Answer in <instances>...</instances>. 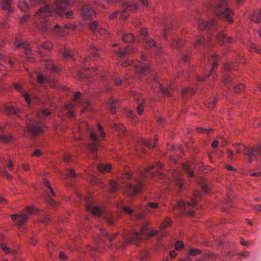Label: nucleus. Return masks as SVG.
Listing matches in <instances>:
<instances>
[{
  "label": "nucleus",
  "instance_id": "47",
  "mask_svg": "<svg viewBox=\"0 0 261 261\" xmlns=\"http://www.w3.org/2000/svg\"><path fill=\"white\" fill-rule=\"evenodd\" d=\"M233 89L237 93H239L244 89V86L243 84H239L233 86Z\"/></svg>",
  "mask_w": 261,
  "mask_h": 261
},
{
  "label": "nucleus",
  "instance_id": "46",
  "mask_svg": "<svg viewBox=\"0 0 261 261\" xmlns=\"http://www.w3.org/2000/svg\"><path fill=\"white\" fill-rule=\"evenodd\" d=\"M26 208L28 213L30 214H36L39 212V210L34 208L33 206H27Z\"/></svg>",
  "mask_w": 261,
  "mask_h": 261
},
{
  "label": "nucleus",
  "instance_id": "5",
  "mask_svg": "<svg viewBox=\"0 0 261 261\" xmlns=\"http://www.w3.org/2000/svg\"><path fill=\"white\" fill-rule=\"evenodd\" d=\"M226 0H219V3L215 8V12L218 17L224 18L229 23L233 21V12L227 7Z\"/></svg>",
  "mask_w": 261,
  "mask_h": 261
},
{
  "label": "nucleus",
  "instance_id": "16",
  "mask_svg": "<svg viewBox=\"0 0 261 261\" xmlns=\"http://www.w3.org/2000/svg\"><path fill=\"white\" fill-rule=\"evenodd\" d=\"M132 65L135 66L137 68V71L141 74L146 75L147 74H150L151 70L148 66L141 63H138L136 64L135 62H131Z\"/></svg>",
  "mask_w": 261,
  "mask_h": 261
},
{
  "label": "nucleus",
  "instance_id": "59",
  "mask_svg": "<svg viewBox=\"0 0 261 261\" xmlns=\"http://www.w3.org/2000/svg\"><path fill=\"white\" fill-rule=\"evenodd\" d=\"M184 247V244L179 241H178L175 243V248L177 250H181Z\"/></svg>",
  "mask_w": 261,
  "mask_h": 261
},
{
  "label": "nucleus",
  "instance_id": "56",
  "mask_svg": "<svg viewBox=\"0 0 261 261\" xmlns=\"http://www.w3.org/2000/svg\"><path fill=\"white\" fill-rule=\"evenodd\" d=\"M97 128L98 129L99 134L102 138L105 137V133L103 132V127L100 124H98Z\"/></svg>",
  "mask_w": 261,
  "mask_h": 261
},
{
  "label": "nucleus",
  "instance_id": "11",
  "mask_svg": "<svg viewBox=\"0 0 261 261\" xmlns=\"http://www.w3.org/2000/svg\"><path fill=\"white\" fill-rule=\"evenodd\" d=\"M146 231V228L142 227L141 230V233H139L136 231L130 232L126 237V240L129 243L136 244L141 239L142 234H145Z\"/></svg>",
  "mask_w": 261,
  "mask_h": 261
},
{
  "label": "nucleus",
  "instance_id": "58",
  "mask_svg": "<svg viewBox=\"0 0 261 261\" xmlns=\"http://www.w3.org/2000/svg\"><path fill=\"white\" fill-rule=\"evenodd\" d=\"M148 256V253L147 251L142 252L140 254V259L143 260L145 258H147Z\"/></svg>",
  "mask_w": 261,
  "mask_h": 261
},
{
  "label": "nucleus",
  "instance_id": "6",
  "mask_svg": "<svg viewBox=\"0 0 261 261\" xmlns=\"http://www.w3.org/2000/svg\"><path fill=\"white\" fill-rule=\"evenodd\" d=\"M26 124L28 131L33 135H37L42 131V124L35 119L28 120Z\"/></svg>",
  "mask_w": 261,
  "mask_h": 261
},
{
  "label": "nucleus",
  "instance_id": "4",
  "mask_svg": "<svg viewBox=\"0 0 261 261\" xmlns=\"http://www.w3.org/2000/svg\"><path fill=\"white\" fill-rule=\"evenodd\" d=\"M238 152H242L248 156V162L251 163L254 158L261 157V144H257L253 148H247L244 145L238 144L236 146Z\"/></svg>",
  "mask_w": 261,
  "mask_h": 261
},
{
  "label": "nucleus",
  "instance_id": "33",
  "mask_svg": "<svg viewBox=\"0 0 261 261\" xmlns=\"http://www.w3.org/2000/svg\"><path fill=\"white\" fill-rule=\"evenodd\" d=\"M13 137L11 135H6L0 134V141L5 143H10L13 141Z\"/></svg>",
  "mask_w": 261,
  "mask_h": 261
},
{
  "label": "nucleus",
  "instance_id": "55",
  "mask_svg": "<svg viewBox=\"0 0 261 261\" xmlns=\"http://www.w3.org/2000/svg\"><path fill=\"white\" fill-rule=\"evenodd\" d=\"M48 194V199H47L48 203L53 206L57 205V202L56 201L53 200V199L51 197L49 194Z\"/></svg>",
  "mask_w": 261,
  "mask_h": 261
},
{
  "label": "nucleus",
  "instance_id": "54",
  "mask_svg": "<svg viewBox=\"0 0 261 261\" xmlns=\"http://www.w3.org/2000/svg\"><path fill=\"white\" fill-rule=\"evenodd\" d=\"M74 105L72 103H70L67 106V109L69 111V115L71 117H73L74 116V113L71 110L74 107Z\"/></svg>",
  "mask_w": 261,
  "mask_h": 261
},
{
  "label": "nucleus",
  "instance_id": "8",
  "mask_svg": "<svg viewBox=\"0 0 261 261\" xmlns=\"http://www.w3.org/2000/svg\"><path fill=\"white\" fill-rule=\"evenodd\" d=\"M73 3V0H55V7L54 9L59 15H62L68 6Z\"/></svg>",
  "mask_w": 261,
  "mask_h": 261
},
{
  "label": "nucleus",
  "instance_id": "29",
  "mask_svg": "<svg viewBox=\"0 0 261 261\" xmlns=\"http://www.w3.org/2000/svg\"><path fill=\"white\" fill-rule=\"evenodd\" d=\"M99 230L100 231V234H101V240L103 241V239L104 238H107L108 239V240H109L110 241H112L113 240V239L116 237L117 236V233L115 234L114 235H113V236L110 235L109 233H108L106 230H105V229L103 228H99Z\"/></svg>",
  "mask_w": 261,
  "mask_h": 261
},
{
  "label": "nucleus",
  "instance_id": "41",
  "mask_svg": "<svg viewBox=\"0 0 261 261\" xmlns=\"http://www.w3.org/2000/svg\"><path fill=\"white\" fill-rule=\"evenodd\" d=\"M110 191L111 193H114L117 191L118 189V185L116 182L114 181H110Z\"/></svg>",
  "mask_w": 261,
  "mask_h": 261
},
{
  "label": "nucleus",
  "instance_id": "64",
  "mask_svg": "<svg viewBox=\"0 0 261 261\" xmlns=\"http://www.w3.org/2000/svg\"><path fill=\"white\" fill-rule=\"evenodd\" d=\"M50 221V217L47 216L45 215L43 217V218L42 219V222L43 223H47Z\"/></svg>",
  "mask_w": 261,
  "mask_h": 261
},
{
  "label": "nucleus",
  "instance_id": "23",
  "mask_svg": "<svg viewBox=\"0 0 261 261\" xmlns=\"http://www.w3.org/2000/svg\"><path fill=\"white\" fill-rule=\"evenodd\" d=\"M216 37L219 41L223 43H232L234 41L233 38L226 36L223 33H220L219 35Z\"/></svg>",
  "mask_w": 261,
  "mask_h": 261
},
{
  "label": "nucleus",
  "instance_id": "39",
  "mask_svg": "<svg viewBox=\"0 0 261 261\" xmlns=\"http://www.w3.org/2000/svg\"><path fill=\"white\" fill-rule=\"evenodd\" d=\"M18 7L22 11H26L29 9L30 6L25 2H20L18 3Z\"/></svg>",
  "mask_w": 261,
  "mask_h": 261
},
{
  "label": "nucleus",
  "instance_id": "52",
  "mask_svg": "<svg viewBox=\"0 0 261 261\" xmlns=\"http://www.w3.org/2000/svg\"><path fill=\"white\" fill-rule=\"evenodd\" d=\"M67 175L69 177H75L76 176V173L74 171L71 169H68L67 170Z\"/></svg>",
  "mask_w": 261,
  "mask_h": 261
},
{
  "label": "nucleus",
  "instance_id": "40",
  "mask_svg": "<svg viewBox=\"0 0 261 261\" xmlns=\"http://www.w3.org/2000/svg\"><path fill=\"white\" fill-rule=\"evenodd\" d=\"M88 53L93 57L98 56V50L94 46L91 45L88 48Z\"/></svg>",
  "mask_w": 261,
  "mask_h": 261
},
{
  "label": "nucleus",
  "instance_id": "25",
  "mask_svg": "<svg viewBox=\"0 0 261 261\" xmlns=\"http://www.w3.org/2000/svg\"><path fill=\"white\" fill-rule=\"evenodd\" d=\"M4 111L8 115H15L17 116H19V114L21 112L19 109L9 106H5Z\"/></svg>",
  "mask_w": 261,
  "mask_h": 261
},
{
  "label": "nucleus",
  "instance_id": "14",
  "mask_svg": "<svg viewBox=\"0 0 261 261\" xmlns=\"http://www.w3.org/2000/svg\"><path fill=\"white\" fill-rule=\"evenodd\" d=\"M138 51L137 48L128 45L124 48H120L117 54L120 57H124L136 53Z\"/></svg>",
  "mask_w": 261,
  "mask_h": 261
},
{
  "label": "nucleus",
  "instance_id": "34",
  "mask_svg": "<svg viewBox=\"0 0 261 261\" xmlns=\"http://www.w3.org/2000/svg\"><path fill=\"white\" fill-rule=\"evenodd\" d=\"M37 80L38 82L41 84H43L45 83H48L49 82V79L48 77L44 76L41 74H39L37 75Z\"/></svg>",
  "mask_w": 261,
  "mask_h": 261
},
{
  "label": "nucleus",
  "instance_id": "20",
  "mask_svg": "<svg viewBox=\"0 0 261 261\" xmlns=\"http://www.w3.org/2000/svg\"><path fill=\"white\" fill-rule=\"evenodd\" d=\"M205 58H207L208 60L210 62H212V68L210 69V72L207 74L205 75L204 77H203V78H201L200 77H198V80L201 81H204L205 80V79L208 77L210 75V74L211 73H212V72H213V70H214V69L215 68H216L217 66V63L216 61V60L217 58V57L216 55H213L210 57V56L207 55H206V56L205 57Z\"/></svg>",
  "mask_w": 261,
  "mask_h": 261
},
{
  "label": "nucleus",
  "instance_id": "51",
  "mask_svg": "<svg viewBox=\"0 0 261 261\" xmlns=\"http://www.w3.org/2000/svg\"><path fill=\"white\" fill-rule=\"evenodd\" d=\"M183 168H184V170H185L188 173L189 177H192L194 176V172H191L190 171V168L188 166L184 165H183Z\"/></svg>",
  "mask_w": 261,
  "mask_h": 261
},
{
  "label": "nucleus",
  "instance_id": "24",
  "mask_svg": "<svg viewBox=\"0 0 261 261\" xmlns=\"http://www.w3.org/2000/svg\"><path fill=\"white\" fill-rule=\"evenodd\" d=\"M104 78L105 80V84L106 85V86H108V85L112 81H113L115 83V85L117 86L121 85L122 83L121 80L118 77L110 78L108 76H105Z\"/></svg>",
  "mask_w": 261,
  "mask_h": 261
},
{
  "label": "nucleus",
  "instance_id": "63",
  "mask_svg": "<svg viewBox=\"0 0 261 261\" xmlns=\"http://www.w3.org/2000/svg\"><path fill=\"white\" fill-rule=\"evenodd\" d=\"M77 75L81 80H84V79L87 78L86 74L80 71H79L77 73Z\"/></svg>",
  "mask_w": 261,
  "mask_h": 261
},
{
  "label": "nucleus",
  "instance_id": "1",
  "mask_svg": "<svg viewBox=\"0 0 261 261\" xmlns=\"http://www.w3.org/2000/svg\"><path fill=\"white\" fill-rule=\"evenodd\" d=\"M158 172L153 174L150 172V171L154 168L153 165H149L147 168L141 171L140 173L139 176L138 178L133 179L131 182H126L125 180L130 179L132 174L128 171H126L124 174L122 175V183L121 186L123 188L125 192L130 196H133L140 192L143 188L144 181L143 178L146 176L147 174H150L152 178L155 177L156 174L158 176L162 177L163 174L159 171L162 168V165L160 163H158L156 165Z\"/></svg>",
  "mask_w": 261,
  "mask_h": 261
},
{
  "label": "nucleus",
  "instance_id": "45",
  "mask_svg": "<svg viewBox=\"0 0 261 261\" xmlns=\"http://www.w3.org/2000/svg\"><path fill=\"white\" fill-rule=\"evenodd\" d=\"M143 144L149 148H152L155 147L154 141L144 140L143 141Z\"/></svg>",
  "mask_w": 261,
  "mask_h": 261
},
{
  "label": "nucleus",
  "instance_id": "38",
  "mask_svg": "<svg viewBox=\"0 0 261 261\" xmlns=\"http://www.w3.org/2000/svg\"><path fill=\"white\" fill-rule=\"evenodd\" d=\"M97 169L98 171L100 172H102L103 171H110L111 169V166L109 164L104 165L103 164H99L97 166Z\"/></svg>",
  "mask_w": 261,
  "mask_h": 261
},
{
  "label": "nucleus",
  "instance_id": "61",
  "mask_svg": "<svg viewBox=\"0 0 261 261\" xmlns=\"http://www.w3.org/2000/svg\"><path fill=\"white\" fill-rule=\"evenodd\" d=\"M123 211L127 214L129 215H132L134 213V210L130 209V208L125 206L123 207Z\"/></svg>",
  "mask_w": 261,
  "mask_h": 261
},
{
  "label": "nucleus",
  "instance_id": "30",
  "mask_svg": "<svg viewBox=\"0 0 261 261\" xmlns=\"http://www.w3.org/2000/svg\"><path fill=\"white\" fill-rule=\"evenodd\" d=\"M143 43L146 49H149L152 47L155 46V43L153 40L145 37L143 39Z\"/></svg>",
  "mask_w": 261,
  "mask_h": 261
},
{
  "label": "nucleus",
  "instance_id": "35",
  "mask_svg": "<svg viewBox=\"0 0 261 261\" xmlns=\"http://www.w3.org/2000/svg\"><path fill=\"white\" fill-rule=\"evenodd\" d=\"M251 20L256 23H259L261 21V10L259 12H256L254 13L251 17Z\"/></svg>",
  "mask_w": 261,
  "mask_h": 261
},
{
  "label": "nucleus",
  "instance_id": "13",
  "mask_svg": "<svg viewBox=\"0 0 261 261\" xmlns=\"http://www.w3.org/2000/svg\"><path fill=\"white\" fill-rule=\"evenodd\" d=\"M231 69L230 66L228 64H225L223 68V81L224 84L229 87L230 85H233L230 74Z\"/></svg>",
  "mask_w": 261,
  "mask_h": 261
},
{
  "label": "nucleus",
  "instance_id": "37",
  "mask_svg": "<svg viewBox=\"0 0 261 261\" xmlns=\"http://www.w3.org/2000/svg\"><path fill=\"white\" fill-rule=\"evenodd\" d=\"M50 114V112L48 111L46 109H44L37 113V117L39 119H43L44 118L49 115Z\"/></svg>",
  "mask_w": 261,
  "mask_h": 261
},
{
  "label": "nucleus",
  "instance_id": "57",
  "mask_svg": "<svg viewBox=\"0 0 261 261\" xmlns=\"http://www.w3.org/2000/svg\"><path fill=\"white\" fill-rule=\"evenodd\" d=\"M45 186L47 187L49 192H50L51 194L53 196L55 195V193L53 189V188L51 187V186L49 185V183L48 181H45L44 182Z\"/></svg>",
  "mask_w": 261,
  "mask_h": 261
},
{
  "label": "nucleus",
  "instance_id": "27",
  "mask_svg": "<svg viewBox=\"0 0 261 261\" xmlns=\"http://www.w3.org/2000/svg\"><path fill=\"white\" fill-rule=\"evenodd\" d=\"M61 53L62 54L64 58L66 59H73L74 54L72 51L66 47L61 50Z\"/></svg>",
  "mask_w": 261,
  "mask_h": 261
},
{
  "label": "nucleus",
  "instance_id": "2",
  "mask_svg": "<svg viewBox=\"0 0 261 261\" xmlns=\"http://www.w3.org/2000/svg\"><path fill=\"white\" fill-rule=\"evenodd\" d=\"M31 6H35L37 4H44V7H41L37 12L36 13L35 16L38 20L40 24H38V29L43 33H46L48 31L60 32V27L56 24L54 28H53V23L50 16L52 13V8L48 4V0H31Z\"/></svg>",
  "mask_w": 261,
  "mask_h": 261
},
{
  "label": "nucleus",
  "instance_id": "32",
  "mask_svg": "<svg viewBox=\"0 0 261 261\" xmlns=\"http://www.w3.org/2000/svg\"><path fill=\"white\" fill-rule=\"evenodd\" d=\"M159 206L157 202L153 201H147L146 205L144 207V210L149 213H152L153 212L149 210V208H156Z\"/></svg>",
  "mask_w": 261,
  "mask_h": 261
},
{
  "label": "nucleus",
  "instance_id": "19",
  "mask_svg": "<svg viewBox=\"0 0 261 261\" xmlns=\"http://www.w3.org/2000/svg\"><path fill=\"white\" fill-rule=\"evenodd\" d=\"M197 201L196 199L193 198L191 202H186L183 200H178L177 201V205L174 207V209L178 207L179 209H186L189 206H194L196 205Z\"/></svg>",
  "mask_w": 261,
  "mask_h": 261
},
{
  "label": "nucleus",
  "instance_id": "28",
  "mask_svg": "<svg viewBox=\"0 0 261 261\" xmlns=\"http://www.w3.org/2000/svg\"><path fill=\"white\" fill-rule=\"evenodd\" d=\"M46 69L51 72L58 73L59 69L56 67L51 61H47L45 63Z\"/></svg>",
  "mask_w": 261,
  "mask_h": 261
},
{
  "label": "nucleus",
  "instance_id": "26",
  "mask_svg": "<svg viewBox=\"0 0 261 261\" xmlns=\"http://www.w3.org/2000/svg\"><path fill=\"white\" fill-rule=\"evenodd\" d=\"M195 47H202L204 48V52L205 53L206 49L208 48V41L204 38L198 39L197 41L194 43Z\"/></svg>",
  "mask_w": 261,
  "mask_h": 261
},
{
  "label": "nucleus",
  "instance_id": "62",
  "mask_svg": "<svg viewBox=\"0 0 261 261\" xmlns=\"http://www.w3.org/2000/svg\"><path fill=\"white\" fill-rule=\"evenodd\" d=\"M237 255L240 257H244L245 258H247L249 256V253L248 252H246L245 253H239Z\"/></svg>",
  "mask_w": 261,
  "mask_h": 261
},
{
  "label": "nucleus",
  "instance_id": "12",
  "mask_svg": "<svg viewBox=\"0 0 261 261\" xmlns=\"http://www.w3.org/2000/svg\"><path fill=\"white\" fill-rule=\"evenodd\" d=\"M122 5L124 9L120 15V17L121 19L125 20L130 12L137 9V6L129 2L123 3Z\"/></svg>",
  "mask_w": 261,
  "mask_h": 261
},
{
  "label": "nucleus",
  "instance_id": "53",
  "mask_svg": "<svg viewBox=\"0 0 261 261\" xmlns=\"http://www.w3.org/2000/svg\"><path fill=\"white\" fill-rule=\"evenodd\" d=\"M8 28L7 22H0V31H4Z\"/></svg>",
  "mask_w": 261,
  "mask_h": 261
},
{
  "label": "nucleus",
  "instance_id": "60",
  "mask_svg": "<svg viewBox=\"0 0 261 261\" xmlns=\"http://www.w3.org/2000/svg\"><path fill=\"white\" fill-rule=\"evenodd\" d=\"M137 112L138 114L141 115L143 112V107L142 104L140 103L137 107Z\"/></svg>",
  "mask_w": 261,
  "mask_h": 261
},
{
  "label": "nucleus",
  "instance_id": "48",
  "mask_svg": "<svg viewBox=\"0 0 261 261\" xmlns=\"http://www.w3.org/2000/svg\"><path fill=\"white\" fill-rule=\"evenodd\" d=\"M202 253V251L198 249L191 248L190 250L189 254L190 255L195 256L197 254H200Z\"/></svg>",
  "mask_w": 261,
  "mask_h": 261
},
{
  "label": "nucleus",
  "instance_id": "9",
  "mask_svg": "<svg viewBox=\"0 0 261 261\" xmlns=\"http://www.w3.org/2000/svg\"><path fill=\"white\" fill-rule=\"evenodd\" d=\"M153 79V85H152V88L154 92H162L165 96H170L171 87L167 88L164 87L161 84H160L156 79V78L151 75Z\"/></svg>",
  "mask_w": 261,
  "mask_h": 261
},
{
  "label": "nucleus",
  "instance_id": "7",
  "mask_svg": "<svg viewBox=\"0 0 261 261\" xmlns=\"http://www.w3.org/2000/svg\"><path fill=\"white\" fill-rule=\"evenodd\" d=\"M89 137L92 142L88 144L87 148L91 151L94 159H97L96 152L97 150V144L99 141L98 138L96 134L92 132H89Z\"/></svg>",
  "mask_w": 261,
  "mask_h": 261
},
{
  "label": "nucleus",
  "instance_id": "18",
  "mask_svg": "<svg viewBox=\"0 0 261 261\" xmlns=\"http://www.w3.org/2000/svg\"><path fill=\"white\" fill-rule=\"evenodd\" d=\"M81 14L85 19H88L95 14V11L88 5H84L82 8Z\"/></svg>",
  "mask_w": 261,
  "mask_h": 261
},
{
  "label": "nucleus",
  "instance_id": "36",
  "mask_svg": "<svg viewBox=\"0 0 261 261\" xmlns=\"http://www.w3.org/2000/svg\"><path fill=\"white\" fill-rule=\"evenodd\" d=\"M122 40L125 42H132L135 40V37L132 34H126L122 37Z\"/></svg>",
  "mask_w": 261,
  "mask_h": 261
},
{
  "label": "nucleus",
  "instance_id": "44",
  "mask_svg": "<svg viewBox=\"0 0 261 261\" xmlns=\"http://www.w3.org/2000/svg\"><path fill=\"white\" fill-rule=\"evenodd\" d=\"M105 220L108 225H112L115 224V220L111 215L105 216Z\"/></svg>",
  "mask_w": 261,
  "mask_h": 261
},
{
  "label": "nucleus",
  "instance_id": "22",
  "mask_svg": "<svg viewBox=\"0 0 261 261\" xmlns=\"http://www.w3.org/2000/svg\"><path fill=\"white\" fill-rule=\"evenodd\" d=\"M86 209L94 215L101 216L102 214V211L100 208L95 206L92 204H87L86 205Z\"/></svg>",
  "mask_w": 261,
  "mask_h": 261
},
{
  "label": "nucleus",
  "instance_id": "42",
  "mask_svg": "<svg viewBox=\"0 0 261 261\" xmlns=\"http://www.w3.org/2000/svg\"><path fill=\"white\" fill-rule=\"evenodd\" d=\"M195 93L193 89L191 88H184L181 91V95L182 98H184L186 95H192Z\"/></svg>",
  "mask_w": 261,
  "mask_h": 261
},
{
  "label": "nucleus",
  "instance_id": "10",
  "mask_svg": "<svg viewBox=\"0 0 261 261\" xmlns=\"http://www.w3.org/2000/svg\"><path fill=\"white\" fill-rule=\"evenodd\" d=\"M198 29L200 30H214L217 28L215 19H212L210 21H204L202 19H198L197 21Z\"/></svg>",
  "mask_w": 261,
  "mask_h": 261
},
{
  "label": "nucleus",
  "instance_id": "21",
  "mask_svg": "<svg viewBox=\"0 0 261 261\" xmlns=\"http://www.w3.org/2000/svg\"><path fill=\"white\" fill-rule=\"evenodd\" d=\"M173 176L177 189L179 190H180L183 186L182 179L181 177V174L178 172L174 171Z\"/></svg>",
  "mask_w": 261,
  "mask_h": 261
},
{
  "label": "nucleus",
  "instance_id": "17",
  "mask_svg": "<svg viewBox=\"0 0 261 261\" xmlns=\"http://www.w3.org/2000/svg\"><path fill=\"white\" fill-rule=\"evenodd\" d=\"M11 218L13 221H14L18 225H23L28 219V216L26 214L21 215L13 214L11 215Z\"/></svg>",
  "mask_w": 261,
  "mask_h": 261
},
{
  "label": "nucleus",
  "instance_id": "49",
  "mask_svg": "<svg viewBox=\"0 0 261 261\" xmlns=\"http://www.w3.org/2000/svg\"><path fill=\"white\" fill-rule=\"evenodd\" d=\"M98 24L96 21H93L89 24V27L91 31L94 32L96 31Z\"/></svg>",
  "mask_w": 261,
  "mask_h": 261
},
{
  "label": "nucleus",
  "instance_id": "15",
  "mask_svg": "<svg viewBox=\"0 0 261 261\" xmlns=\"http://www.w3.org/2000/svg\"><path fill=\"white\" fill-rule=\"evenodd\" d=\"M107 105L111 113L115 114L117 113V108L120 106V102L117 99L109 98Z\"/></svg>",
  "mask_w": 261,
  "mask_h": 261
},
{
  "label": "nucleus",
  "instance_id": "50",
  "mask_svg": "<svg viewBox=\"0 0 261 261\" xmlns=\"http://www.w3.org/2000/svg\"><path fill=\"white\" fill-rule=\"evenodd\" d=\"M213 128H211L210 129H204L201 127L197 128V132L199 133L209 134L210 132H213Z\"/></svg>",
  "mask_w": 261,
  "mask_h": 261
},
{
  "label": "nucleus",
  "instance_id": "3",
  "mask_svg": "<svg viewBox=\"0 0 261 261\" xmlns=\"http://www.w3.org/2000/svg\"><path fill=\"white\" fill-rule=\"evenodd\" d=\"M15 44L17 47L22 48L24 49V54L27 58H31L32 51L31 48H33L34 46H36L38 53L41 55H43L42 50H41L42 48L49 50L52 47V44L49 42H45L42 46L40 47V45L36 42L30 44L27 42L21 39H19L18 38L17 39Z\"/></svg>",
  "mask_w": 261,
  "mask_h": 261
},
{
  "label": "nucleus",
  "instance_id": "43",
  "mask_svg": "<svg viewBox=\"0 0 261 261\" xmlns=\"http://www.w3.org/2000/svg\"><path fill=\"white\" fill-rule=\"evenodd\" d=\"M1 249L6 253H12L14 254L15 253V251H12L10 248L8 247L4 243H0Z\"/></svg>",
  "mask_w": 261,
  "mask_h": 261
},
{
  "label": "nucleus",
  "instance_id": "31",
  "mask_svg": "<svg viewBox=\"0 0 261 261\" xmlns=\"http://www.w3.org/2000/svg\"><path fill=\"white\" fill-rule=\"evenodd\" d=\"M217 258H219V256L211 252H208L204 254L203 259L199 258L196 261H207L208 259L215 260Z\"/></svg>",
  "mask_w": 261,
  "mask_h": 261
}]
</instances>
